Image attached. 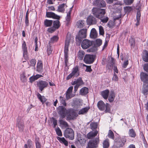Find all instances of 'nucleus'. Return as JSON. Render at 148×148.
Here are the masks:
<instances>
[{"mask_svg":"<svg viewBox=\"0 0 148 148\" xmlns=\"http://www.w3.org/2000/svg\"><path fill=\"white\" fill-rule=\"evenodd\" d=\"M85 55L84 52L83 51H79L78 54V58L81 60H82Z\"/></svg>","mask_w":148,"mask_h":148,"instance_id":"473e14b6","label":"nucleus"},{"mask_svg":"<svg viewBox=\"0 0 148 148\" xmlns=\"http://www.w3.org/2000/svg\"><path fill=\"white\" fill-rule=\"evenodd\" d=\"M73 88V86H72L69 87L68 89L66 92L72 93Z\"/></svg>","mask_w":148,"mask_h":148,"instance_id":"bf43d9fd","label":"nucleus"},{"mask_svg":"<svg viewBox=\"0 0 148 148\" xmlns=\"http://www.w3.org/2000/svg\"><path fill=\"white\" fill-rule=\"evenodd\" d=\"M86 67V71L87 72H90L92 71V69L91 68V66H88L86 65H84Z\"/></svg>","mask_w":148,"mask_h":148,"instance_id":"13d9d810","label":"nucleus"},{"mask_svg":"<svg viewBox=\"0 0 148 148\" xmlns=\"http://www.w3.org/2000/svg\"><path fill=\"white\" fill-rule=\"evenodd\" d=\"M57 112L62 118H64L68 113L66 109L62 106H60L57 108Z\"/></svg>","mask_w":148,"mask_h":148,"instance_id":"423d86ee","label":"nucleus"},{"mask_svg":"<svg viewBox=\"0 0 148 148\" xmlns=\"http://www.w3.org/2000/svg\"><path fill=\"white\" fill-rule=\"evenodd\" d=\"M71 42H72V38L70 34H68L67 35L66 39L65 41L64 49V62L66 64L68 62L69 47V43Z\"/></svg>","mask_w":148,"mask_h":148,"instance_id":"f03ea898","label":"nucleus"},{"mask_svg":"<svg viewBox=\"0 0 148 148\" xmlns=\"http://www.w3.org/2000/svg\"><path fill=\"white\" fill-rule=\"evenodd\" d=\"M84 61L86 63L91 64L94 61L93 56L92 55H86L84 57Z\"/></svg>","mask_w":148,"mask_h":148,"instance_id":"4468645a","label":"nucleus"},{"mask_svg":"<svg viewBox=\"0 0 148 148\" xmlns=\"http://www.w3.org/2000/svg\"><path fill=\"white\" fill-rule=\"evenodd\" d=\"M115 97V94L114 91H111L110 92L109 95L108 97V100L110 102H112L114 99Z\"/></svg>","mask_w":148,"mask_h":148,"instance_id":"b1692460","label":"nucleus"},{"mask_svg":"<svg viewBox=\"0 0 148 148\" xmlns=\"http://www.w3.org/2000/svg\"><path fill=\"white\" fill-rule=\"evenodd\" d=\"M17 126L18 127L20 131H22L24 129V123L22 121L18 122Z\"/></svg>","mask_w":148,"mask_h":148,"instance_id":"bb28decb","label":"nucleus"},{"mask_svg":"<svg viewBox=\"0 0 148 148\" xmlns=\"http://www.w3.org/2000/svg\"><path fill=\"white\" fill-rule=\"evenodd\" d=\"M93 42L87 39L84 40L82 42L81 47L84 49L88 48L93 44Z\"/></svg>","mask_w":148,"mask_h":148,"instance_id":"f8f14e48","label":"nucleus"},{"mask_svg":"<svg viewBox=\"0 0 148 148\" xmlns=\"http://www.w3.org/2000/svg\"><path fill=\"white\" fill-rule=\"evenodd\" d=\"M97 36V33L95 29L94 28H92L91 30L90 36L91 38H96Z\"/></svg>","mask_w":148,"mask_h":148,"instance_id":"6ab92c4d","label":"nucleus"},{"mask_svg":"<svg viewBox=\"0 0 148 148\" xmlns=\"http://www.w3.org/2000/svg\"><path fill=\"white\" fill-rule=\"evenodd\" d=\"M102 145L103 148H108L110 145L109 139H106L103 140L102 143Z\"/></svg>","mask_w":148,"mask_h":148,"instance_id":"a878e982","label":"nucleus"},{"mask_svg":"<svg viewBox=\"0 0 148 148\" xmlns=\"http://www.w3.org/2000/svg\"><path fill=\"white\" fill-rule=\"evenodd\" d=\"M60 101L63 105L66 106V104L65 101V98L61 96L60 97Z\"/></svg>","mask_w":148,"mask_h":148,"instance_id":"58836bf2","label":"nucleus"},{"mask_svg":"<svg viewBox=\"0 0 148 148\" xmlns=\"http://www.w3.org/2000/svg\"><path fill=\"white\" fill-rule=\"evenodd\" d=\"M119 13H116V15L114 16V20H116L119 19L121 17V11H119Z\"/></svg>","mask_w":148,"mask_h":148,"instance_id":"c03bdc74","label":"nucleus"},{"mask_svg":"<svg viewBox=\"0 0 148 148\" xmlns=\"http://www.w3.org/2000/svg\"><path fill=\"white\" fill-rule=\"evenodd\" d=\"M87 29H82L78 32V35L76 36V39H78L79 41H81L82 38H86L87 36Z\"/></svg>","mask_w":148,"mask_h":148,"instance_id":"1a4fd4ad","label":"nucleus"},{"mask_svg":"<svg viewBox=\"0 0 148 148\" xmlns=\"http://www.w3.org/2000/svg\"><path fill=\"white\" fill-rule=\"evenodd\" d=\"M92 12L97 18L100 19L101 21L103 23H106L108 20V17L102 18L106 13L105 10L104 9L94 8L92 9Z\"/></svg>","mask_w":148,"mask_h":148,"instance_id":"f257e3e1","label":"nucleus"},{"mask_svg":"<svg viewBox=\"0 0 148 148\" xmlns=\"http://www.w3.org/2000/svg\"><path fill=\"white\" fill-rule=\"evenodd\" d=\"M35 143L36 148H41V145L40 142L39 138L37 136L35 137Z\"/></svg>","mask_w":148,"mask_h":148,"instance_id":"7c9ffc66","label":"nucleus"},{"mask_svg":"<svg viewBox=\"0 0 148 148\" xmlns=\"http://www.w3.org/2000/svg\"><path fill=\"white\" fill-rule=\"evenodd\" d=\"M134 0H123L124 3L127 5H130L133 2Z\"/></svg>","mask_w":148,"mask_h":148,"instance_id":"8fccbe9b","label":"nucleus"},{"mask_svg":"<svg viewBox=\"0 0 148 148\" xmlns=\"http://www.w3.org/2000/svg\"><path fill=\"white\" fill-rule=\"evenodd\" d=\"M72 8H70L69 11L68 12L67 14V16L66 17V20L67 21L69 22L71 19V13Z\"/></svg>","mask_w":148,"mask_h":148,"instance_id":"c9c22d12","label":"nucleus"},{"mask_svg":"<svg viewBox=\"0 0 148 148\" xmlns=\"http://www.w3.org/2000/svg\"><path fill=\"white\" fill-rule=\"evenodd\" d=\"M22 50L23 51V57L25 60L28 59L27 56V49L25 42L23 41L22 45Z\"/></svg>","mask_w":148,"mask_h":148,"instance_id":"ddd939ff","label":"nucleus"},{"mask_svg":"<svg viewBox=\"0 0 148 148\" xmlns=\"http://www.w3.org/2000/svg\"><path fill=\"white\" fill-rule=\"evenodd\" d=\"M95 5L100 7H104L106 5L105 2L103 0H96L95 3Z\"/></svg>","mask_w":148,"mask_h":148,"instance_id":"dca6fc26","label":"nucleus"},{"mask_svg":"<svg viewBox=\"0 0 148 148\" xmlns=\"http://www.w3.org/2000/svg\"><path fill=\"white\" fill-rule=\"evenodd\" d=\"M109 91L108 90H105L101 92V95L105 99H107L109 95Z\"/></svg>","mask_w":148,"mask_h":148,"instance_id":"c85d7f7f","label":"nucleus"},{"mask_svg":"<svg viewBox=\"0 0 148 148\" xmlns=\"http://www.w3.org/2000/svg\"><path fill=\"white\" fill-rule=\"evenodd\" d=\"M140 12H138L137 13V15H136V20L137 21H140Z\"/></svg>","mask_w":148,"mask_h":148,"instance_id":"e2e57ef3","label":"nucleus"},{"mask_svg":"<svg viewBox=\"0 0 148 148\" xmlns=\"http://www.w3.org/2000/svg\"><path fill=\"white\" fill-rule=\"evenodd\" d=\"M144 70L147 72H148V63L144 65Z\"/></svg>","mask_w":148,"mask_h":148,"instance_id":"0e129e2a","label":"nucleus"},{"mask_svg":"<svg viewBox=\"0 0 148 148\" xmlns=\"http://www.w3.org/2000/svg\"><path fill=\"white\" fill-rule=\"evenodd\" d=\"M56 133L58 136H62V132L59 127H57L55 129Z\"/></svg>","mask_w":148,"mask_h":148,"instance_id":"79ce46f5","label":"nucleus"},{"mask_svg":"<svg viewBox=\"0 0 148 148\" xmlns=\"http://www.w3.org/2000/svg\"><path fill=\"white\" fill-rule=\"evenodd\" d=\"M76 85L79 86L83 84V82L82 79L80 78H78L77 79V80L76 81Z\"/></svg>","mask_w":148,"mask_h":148,"instance_id":"49530a36","label":"nucleus"},{"mask_svg":"<svg viewBox=\"0 0 148 148\" xmlns=\"http://www.w3.org/2000/svg\"><path fill=\"white\" fill-rule=\"evenodd\" d=\"M36 64V60L34 59H32L30 61V65L32 66H34Z\"/></svg>","mask_w":148,"mask_h":148,"instance_id":"864d4df0","label":"nucleus"},{"mask_svg":"<svg viewBox=\"0 0 148 148\" xmlns=\"http://www.w3.org/2000/svg\"><path fill=\"white\" fill-rule=\"evenodd\" d=\"M98 133L97 131L90 132L87 134V138L89 139H91L96 136Z\"/></svg>","mask_w":148,"mask_h":148,"instance_id":"f3484780","label":"nucleus"},{"mask_svg":"<svg viewBox=\"0 0 148 148\" xmlns=\"http://www.w3.org/2000/svg\"><path fill=\"white\" fill-rule=\"evenodd\" d=\"M112 80L115 81H117L118 80V77L115 73L114 74V75L112 78Z\"/></svg>","mask_w":148,"mask_h":148,"instance_id":"6e6d98bb","label":"nucleus"},{"mask_svg":"<svg viewBox=\"0 0 148 148\" xmlns=\"http://www.w3.org/2000/svg\"><path fill=\"white\" fill-rule=\"evenodd\" d=\"M88 92V88L86 87H84L82 88L79 91L80 94L83 95L87 94Z\"/></svg>","mask_w":148,"mask_h":148,"instance_id":"412c9836","label":"nucleus"},{"mask_svg":"<svg viewBox=\"0 0 148 148\" xmlns=\"http://www.w3.org/2000/svg\"><path fill=\"white\" fill-rule=\"evenodd\" d=\"M46 15L48 17H51L57 19V20L54 21L53 23V27L54 28L56 29L58 28L60 26V21L58 20L60 18V16L52 12H48L47 13Z\"/></svg>","mask_w":148,"mask_h":148,"instance_id":"7ed1b4c3","label":"nucleus"},{"mask_svg":"<svg viewBox=\"0 0 148 148\" xmlns=\"http://www.w3.org/2000/svg\"><path fill=\"white\" fill-rule=\"evenodd\" d=\"M73 96V95H72V93L66 92V97L67 100L71 99Z\"/></svg>","mask_w":148,"mask_h":148,"instance_id":"603ef678","label":"nucleus"},{"mask_svg":"<svg viewBox=\"0 0 148 148\" xmlns=\"http://www.w3.org/2000/svg\"><path fill=\"white\" fill-rule=\"evenodd\" d=\"M54 127H55L57 125V121L56 120L53 119V121Z\"/></svg>","mask_w":148,"mask_h":148,"instance_id":"774afa93","label":"nucleus"},{"mask_svg":"<svg viewBox=\"0 0 148 148\" xmlns=\"http://www.w3.org/2000/svg\"><path fill=\"white\" fill-rule=\"evenodd\" d=\"M60 124L62 125L63 127H69V125L67 123L63 120H60Z\"/></svg>","mask_w":148,"mask_h":148,"instance_id":"e433bc0d","label":"nucleus"},{"mask_svg":"<svg viewBox=\"0 0 148 148\" xmlns=\"http://www.w3.org/2000/svg\"><path fill=\"white\" fill-rule=\"evenodd\" d=\"M66 7V5L64 3L61 4L58 6L57 11L59 12H64Z\"/></svg>","mask_w":148,"mask_h":148,"instance_id":"4be33fe9","label":"nucleus"},{"mask_svg":"<svg viewBox=\"0 0 148 148\" xmlns=\"http://www.w3.org/2000/svg\"><path fill=\"white\" fill-rule=\"evenodd\" d=\"M84 20H79L76 23V25L79 28H82L84 26Z\"/></svg>","mask_w":148,"mask_h":148,"instance_id":"2f4dec72","label":"nucleus"},{"mask_svg":"<svg viewBox=\"0 0 148 148\" xmlns=\"http://www.w3.org/2000/svg\"><path fill=\"white\" fill-rule=\"evenodd\" d=\"M25 22L26 24V25L27 26H28V25L29 24L28 17H25Z\"/></svg>","mask_w":148,"mask_h":148,"instance_id":"69168bd1","label":"nucleus"},{"mask_svg":"<svg viewBox=\"0 0 148 148\" xmlns=\"http://www.w3.org/2000/svg\"><path fill=\"white\" fill-rule=\"evenodd\" d=\"M55 0H47V2L49 4H53V2Z\"/></svg>","mask_w":148,"mask_h":148,"instance_id":"338daca9","label":"nucleus"},{"mask_svg":"<svg viewBox=\"0 0 148 148\" xmlns=\"http://www.w3.org/2000/svg\"><path fill=\"white\" fill-rule=\"evenodd\" d=\"M90 109L89 107H86L82 108L78 112V114L79 115L84 114H86Z\"/></svg>","mask_w":148,"mask_h":148,"instance_id":"aec40b11","label":"nucleus"},{"mask_svg":"<svg viewBox=\"0 0 148 148\" xmlns=\"http://www.w3.org/2000/svg\"><path fill=\"white\" fill-rule=\"evenodd\" d=\"M53 23L52 20L46 19L44 21V24L45 27H49L51 26Z\"/></svg>","mask_w":148,"mask_h":148,"instance_id":"cd10ccee","label":"nucleus"},{"mask_svg":"<svg viewBox=\"0 0 148 148\" xmlns=\"http://www.w3.org/2000/svg\"><path fill=\"white\" fill-rule=\"evenodd\" d=\"M79 75L78 67L76 66L73 69L72 72L66 77V79L69 80L73 76L77 77Z\"/></svg>","mask_w":148,"mask_h":148,"instance_id":"9b49d317","label":"nucleus"},{"mask_svg":"<svg viewBox=\"0 0 148 148\" xmlns=\"http://www.w3.org/2000/svg\"><path fill=\"white\" fill-rule=\"evenodd\" d=\"M102 44V40L99 39H97L95 42V45L96 47H99Z\"/></svg>","mask_w":148,"mask_h":148,"instance_id":"37998d69","label":"nucleus"},{"mask_svg":"<svg viewBox=\"0 0 148 148\" xmlns=\"http://www.w3.org/2000/svg\"><path fill=\"white\" fill-rule=\"evenodd\" d=\"M58 39L57 36H54L51 38L50 41H49V43H53L57 41Z\"/></svg>","mask_w":148,"mask_h":148,"instance_id":"4c0bfd02","label":"nucleus"},{"mask_svg":"<svg viewBox=\"0 0 148 148\" xmlns=\"http://www.w3.org/2000/svg\"><path fill=\"white\" fill-rule=\"evenodd\" d=\"M144 55L143 57V60L145 62H148V52L146 50H144Z\"/></svg>","mask_w":148,"mask_h":148,"instance_id":"c756f323","label":"nucleus"},{"mask_svg":"<svg viewBox=\"0 0 148 148\" xmlns=\"http://www.w3.org/2000/svg\"><path fill=\"white\" fill-rule=\"evenodd\" d=\"M96 48L95 47H93L90 48L87 50V51L89 52H93L96 51Z\"/></svg>","mask_w":148,"mask_h":148,"instance_id":"680f3d73","label":"nucleus"},{"mask_svg":"<svg viewBox=\"0 0 148 148\" xmlns=\"http://www.w3.org/2000/svg\"><path fill=\"white\" fill-rule=\"evenodd\" d=\"M37 40L38 39L37 37L35 39V51H37L38 50V45L37 44Z\"/></svg>","mask_w":148,"mask_h":148,"instance_id":"4d7b16f0","label":"nucleus"},{"mask_svg":"<svg viewBox=\"0 0 148 148\" xmlns=\"http://www.w3.org/2000/svg\"><path fill=\"white\" fill-rule=\"evenodd\" d=\"M140 77L141 80L145 84L143 87V91L145 93L148 91V75L142 72L140 73Z\"/></svg>","mask_w":148,"mask_h":148,"instance_id":"20e7f679","label":"nucleus"},{"mask_svg":"<svg viewBox=\"0 0 148 148\" xmlns=\"http://www.w3.org/2000/svg\"><path fill=\"white\" fill-rule=\"evenodd\" d=\"M49 83L48 81L43 80H40L37 82V86L41 92L45 88L48 87Z\"/></svg>","mask_w":148,"mask_h":148,"instance_id":"9d476101","label":"nucleus"},{"mask_svg":"<svg viewBox=\"0 0 148 148\" xmlns=\"http://www.w3.org/2000/svg\"><path fill=\"white\" fill-rule=\"evenodd\" d=\"M132 9L131 7L130 6H126L124 8L125 12H130Z\"/></svg>","mask_w":148,"mask_h":148,"instance_id":"3c124183","label":"nucleus"},{"mask_svg":"<svg viewBox=\"0 0 148 148\" xmlns=\"http://www.w3.org/2000/svg\"><path fill=\"white\" fill-rule=\"evenodd\" d=\"M87 23L88 24H95L96 23L95 18L92 16H89L87 18Z\"/></svg>","mask_w":148,"mask_h":148,"instance_id":"2eb2a0df","label":"nucleus"},{"mask_svg":"<svg viewBox=\"0 0 148 148\" xmlns=\"http://www.w3.org/2000/svg\"><path fill=\"white\" fill-rule=\"evenodd\" d=\"M64 136L66 138L72 140L74 138V134L73 130L71 128L66 129L64 134Z\"/></svg>","mask_w":148,"mask_h":148,"instance_id":"6e6552de","label":"nucleus"},{"mask_svg":"<svg viewBox=\"0 0 148 148\" xmlns=\"http://www.w3.org/2000/svg\"><path fill=\"white\" fill-rule=\"evenodd\" d=\"M128 64V60H126L124 62V63L123 65V67L124 68H126Z\"/></svg>","mask_w":148,"mask_h":148,"instance_id":"052dcab7","label":"nucleus"},{"mask_svg":"<svg viewBox=\"0 0 148 148\" xmlns=\"http://www.w3.org/2000/svg\"><path fill=\"white\" fill-rule=\"evenodd\" d=\"M21 79L23 82L26 81V78L24 73H23L21 75Z\"/></svg>","mask_w":148,"mask_h":148,"instance_id":"09e8293b","label":"nucleus"},{"mask_svg":"<svg viewBox=\"0 0 148 148\" xmlns=\"http://www.w3.org/2000/svg\"><path fill=\"white\" fill-rule=\"evenodd\" d=\"M43 70V64L41 61H39L37 64V71L39 73L42 72Z\"/></svg>","mask_w":148,"mask_h":148,"instance_id":"a211bd4d","label":"nucleus"},{"mask_svg":"<svg viewBox=\"0 0 148 148\" xmlns=\"http://www.w3.org/2000/svg\"><path fill=\"white\" fill-rule=\"evenodd\" d=\"M129 134L130 136L133 138L135 137L136 136V133L133 129L129 130Z\"/></svg>","mask_w":148,"mask_h":148,"instance_id":"f704fd0d","label":"nucleus"},{"mask_svg":"<svg viewBox=\"0 0 148 148\" xmlns=\"http://www.w3.org/2000/svg\"><path fill=\"white\" fill-rule=\"evenodd\" d=\"M99 34L101 35L104 34V30L103 27L101 26H99Z\"/></svg>","mask_w":148,"mask_h":148,"instance_id":"de8ad7c7","label":"nucleus"},{"mask_svg":"<svg viewBox=\"0 0 148 148\" xmlns=\"http://www.w3.org/2000/svg\"><path fill=\"white\" fill-rule=\"evenodd\" d=\"M90 128L93 130L95 129L97 127V123H91L90 125Z\"/></svg>","mask_w":148,"mask_h":148,"instance_id":"a18cd8bd","label":"nucleus"},{"mask_svg":"<svg viewBox=\"0 0 148 148\" xmlns=\"http://www.w3.org/2000/svg\"><path fill=\"white\" fill-rule=\"evenodd\" d=\"M99 142V137L98 136L94 140H90L88 143L87 148H96Z\"/></svg>","mask_w":148,"mask_h":148,"instance_id":"0eeeda50","label":"nucleus"},{"mask_svg":"<svg viewBox=\"0 0 148 148\" xmlns=\"http://www.w3.org/2000/svg\"><path fill=\"white\" fill-rule=\"evenodd\" d=\"M97 106L100 110L103 111L106 108L104 111L106 113L110 112V106L109 104L107 103L106 104L103 101L100 100L98 102Z\"/></svg>","mask_w":148,"mask_h":148,"instance_id":"39448f33","label":"nucleus"},{"mask_svg":"<svg viewBox=\"0 0 148 148\" xmlns=\"http://www.w3.org/2000/svg\"><path fill=\"white\" fill-rule=\"evenodd\" d=\"M81 106L80 103L79 101H77L75 102L74 107L75 108H77L80 107Z\"/></svg>","mask_w":148,"mask_h":148,"instance_id":"5fc2aeb1","label":"nucleus"},{"mask_svg":"<svg viewBox=\"0 0 148 148\" xmlns=\"http://www.w3.org/2000/svg\"><path fill=\"white\" fill-rule=\"evenodd\" d=\"M42 75L37 74L35 76L31 77L29 78V80L31 82H32L35 80L37 79L38 78L42 77Z\"/></svg>","mask_w":148,"mask_h":148,"instance_id":"393cba45","label":"nucleus"},{"mask_svg":"<svg viewBox=\"0 0 148 148\" xmlns=\"http://www.w3.org/2000/svg\"><path fill=\"white\" fill-rule=\"evenodd\" d=\"M38 98L40 99L42 103H44L46 101V99L44 96H42L39 93L37 94Z\"/></svg>","mask_w":148,"mask_h":148,"instance_id":"72a5a7b5","label":"nucleus"},{"mask_svg":"<svg viewBox=\"0 0 148 148\" xmlns=\"http://www.w3.org/2000/svg\"><path fill=\"white\" fill-rule=\"evenodd\" d=\"M108 136L109 138L114 139V136L113 132L111 130H109L108 134Z\"/></svg>","mask_w":148,"mask_h":148,"instance_id":"a19ab883","label":"nucleus"},{"mask_svg":"<svg viewBox=\"0 0 148 148\" xmlns=\"http://www.w3.org/2000/svg\"><path fill=\"white\" fill-rule=\"evenodd\" d=\"M111 62H108L107 65V67L109 69L112 68L113 64V59L112 58H111Z\"/></svg>","mask_w":148,"mask_h":148,"instance_id":"ea45409f","label":"nucleus"},{"mask_svg":"<svg viewBox=\"0 0 148 148\" xmlns=\"http://www.w3.org/2000/svg\"><path fill=\"white\" fill-rule=\"evenodd\" d=\"M57 139L61 143L64 144L66 146H67L68 145V141L66 140L65 138L64 137H57Z\"/></svg>","mask_w":148,"mask_h":148,"instance_id":"5701e85b","label":"nucleus"}]
</instances>
